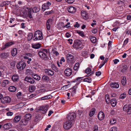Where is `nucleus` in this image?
<instances>
[{"label": "nucleus", "mask_w": 131, "mask_h": 131, "mask_svg": "<svg viewBox=\"0 0 131 131\" xmlns=\"http://www.w3.org/2000/svg\"><path fill=\"white\" fill-rule=\"evenodd\" d=\"M2 102L4 104L8 102V97H6L2 99L1 100Z\"/></svg>", "instance_id": "obj_28"}, {"label": "nucleus", "mask_w": 131, "mask_h": 131, "mask_svg": "<svg viewBox=\"0 0 131 131\" xmlns=\"http://www.w3.org/2000/svg\"><path fill=\"white\" fill-rule=\"evenodd\" d=\"M105 99L106 102L107 103L108 102H109L110 100L109 96L108 94H106L105 95Z\"/></svg>", "instance_id": "obj_50"}, {"label": "nucleus", "mask_w": 131, "mask_h": 131, "mask_svg": "<svg viewBox=\"0 0 131 131\" xmlns=\"http://www.w3.org/2000/svg\"><path fill=\"white\" fill-rule=\"evenodd\" d=\"M123 110L124 111L127 112L128 114H130L131 113V105H125L123 107Z\"/></svg>", "instance_id": "obj_6"}, {"label": "nucleus", "mask_w": 131, "mask_h": 131, "mask_svg": "<svg viewBox=\"0 0 131 131\" xmlns=\"http://www.w3.org/2000/svg\"><path fill=\"white\" fill-rule=\"evenodd\" d=\"M43 39L42 33L41 31L38 30L35 31L33 40L34 41L41 40Z\"/></svg>", "instance_id": "obj_2"}, {"label": "nucleus", "mask_w": 131, "mask_h": 131, "mask_svg": "<svg viewBox=\"0 0 131 131\" xmlns=\"http://www.w3.org/2000/svg\"><path fill=\"white\" fill-rule=\"evenodd\" d=\"M83 77H79L78 78H77L76 79H75L74 80V82H79L81 80H82V78H83Z\"/></svg>", "instance_id": "obj_46"}, {"label": "nucleus", "mask_w": 131, "mask_h": 131, "mask_svg": "<svg viewBox=\"0 0 131 131\" xmlns=\"http://www.w3.org/2000/svg\"><path fill=\"white\" fill-rule=\"evenodd\" d=\"M8 47V43H6L1 48V49L2 50H4Z\"/></svg>", "instance_id": "obj_48"}, {"label": "nucleus", "mask_w": 131, "mask_h": 131, "mask_svg": "<svg viewBox=\"0 0 131 131\" xmlns=\"http://www.w3.org/2000/svg\"><path fill=\"white\" fill-rule=\"evenodd\" d=\"M101 72L100 71L96 72L95 73V75L97 76H99L101 74Z\"/></svg>", "instance_id": "obj_63"}, {"label": "nucleus", "mask_w": 131, "mask_h": 131, "mask_svg": "<svg viewBox=\"0 0 131 131\" xmlns=\"http://www.w3.org/2000/svg\"><path fill=\"white\" fill-rule=\"evenodd\" d=\"M90 39L92 43H95L96 42V39L95 37L92 36H91L90 37Z\"/></svg>", "instance_id": "obj_23"}, {"label": "nucleus", "mask_w": 131, "mask_h": 131, "mask_svg": "<svg viewBox=\"0 0 131 131\" xmlns=\"http://www.w3.org/2000/svg\"><path fill=\"white\" fill-rule=\"evenodd\" d=\"M82 46L81 41L78 40H75L73 45V47L77 49L81 48Z\"/></svg>", "instance_id": "obj_4"}, {"label": "nucleus", "mask_w": 131, "mask_h": 131, "mask_svg": "<svg viewBox=\"0 0 131 131\" xmlns=\"http://www.w3.org/2000/svg\"><path fill=\"white\" fill-rule=\"evenodd\" d=\"M24 80L30 84H34L35 83V81L33 78L30 77H26L25 78Z\"/></svg>", "instance_id": "obj_8"}, {"label": "nucleus", "mask_w": 131, "mask_h": 131, "mask_svg": "<svg viewBox=\"0 0 131 131\" xmlns=\"http://www.w3.org/2000/svg\"><path fill=\"white\" fill-rule=\"evenodd\" d=\"M76 116V114L74 112L69 113L67 117L68 121L72 122L75 119Z\"/></svg>", "instance_id": "obj_3"}, {"label": "nucleus", "mask_w": 131, "mask_h": 131, "mask_svg": "<svg viewBox=\"0 0 131 131\" xmlns=\"http://www.w3.org/2000/svg\"><path fill=\"white\" fill-rule=\"evenodd\" d=\"M77 32L82 37H83L84 36V33L83 31H77Z\"/></svg>", "instance_id": "obj_44"}, {"label": "nucleus", "mask_w": 131, "mask_h": 131, "mask_svg": "<svg viewBox=\"0 0 131 131\" xmlns=\"http://www.w3.org/2000/svg\"><path fill=\"white\" fill-rule=\"evenodd\" d=\"M18 79V77L17 75H13L11 78L12 80L14 82H15Z\"/></svg>", "instance_id": "obj_30"}, {"label": "nucleus", "mask_w": 131, "mask_h": 131, "mask_svg": "<svg viewBox=\"0 0 131 131\" xmlns=\"http://www.w3.org/2000/svg\"><path fill=\"white\" fill-rule=\"evenodd\" d=\"M88 52L86 51H83L81 53L82 55L84 58H86L88 57Z\"/></svg>", "instance_id": "obj_31"}, {"label": "nucleus", "mask_w": 131, "mask_h": 131, "mask_svg": "<svg viewBox=\"0 0 131 131\" xmlns=\"http://www.w3.org/2000/svg\"><path fill=\"white\" fill-rule=\"evenodd\" d=\"M77 88V85H75V86L73 87V88L72 89H70V92H71V94L73 95H74L76 93V89Z\"/></svg>", "instance_id": "obj_17"}, {"label": "nucleus", "mask_w": 131, "mask_h": 131, "mask_svg": "<svg viewBox=\"0 0 131 131\" xmlns=\"http://www.w3.org/2000/svg\"><path fill=\"white\" fill-rule=\"evenodd\" d=\"M113 61L114 62V63L115 64H117L118 62L119 61V60L117 59H116L114 60Z\"/></svg>", "instance_id": "obj_64"}, {"label": "nucleus", "mask_w": 131, "mask_h": 131, "mask_svg": "<svg viewBox=\"0 0 131 131\" xmlns=\"http://www.w3.org/2000/svg\"><path fill=\"white\" fill-rule=\"evenodd\" d=\"M17 53V49L16 48H13L12 50L11 54L13 57L15 56Z\"/></svg>", "instance_id": "obj_27"}, {"label": "nucleus", "mask_w": 131, "mask_h": 131, "mask_svg": "<svg viewBox=\"0 0 131 131\" xmlns=\"http://www.w3.org/2000/svg\"><path fill=\"white\" fill-rule=\"evenodd\" d=\"M20 119V116H17L15 117L14 119V121L15 122H18Z\"/></svg>", "instance_id": "obj_39"}, {"label": "nucleus", "mask_w": 131, "mask_h": 131, "mask_svg": "<svg viewBox=\"0 0 131 131\" xmlns=\"http://www.w3.org/2000/svg\"><path fill=\"white\" fill-rule=\"evenodd\" d=\"M91 70L89 68H88L87 69L85 70V72L86 73H89L91 71Z\"/></svg>", "instance_id": "obj_56"}, {"label": "nucleus", "mask_w": 131, "mask_h": 131, "mask_svg": "<svg viewBox=\"0 0 131 131\" xmlns=\"http://www.w3.org/2000/svg\"><path fill=\"white\" fill-rule=\"evenodd\" d=\"M42 79L48 82L49 80V78L47 75H44L42 77Z\"/></svg>", "instance_id": "obj_43"}, {"label": "nucleus", "mask_w": 131, "mask_h": 131, "mask_svg": "<svg viewBox=\"0 0 131 131\" xmlns=\"http://www.w3.org/2000/svg\"><path fill=\"white\" fill-rule=\"evenodd\" d=\"M32 76L33 77V78L36 80H40V77L36 74L33 73V74H32Z\"/></svg>", "instance_id": "obj_22"}, {"label": "nucleus", "mask_w": 131, "mask_h": 131, "mask_svg": "<svg viewBox=\"0 0 131 131\" xmlns=\"http://www.w3.org/2000/svg\"><path fill=\"white\" fill-rule=\"evenodd\" d=\"M8 83V81L7 80H5L3 81V84L4 86H6Z\"/></svg>", "instance_id": "obj_47"}, {"label": "nucleus", "mask_w": 131, "mask_h": 131, "mask_svg": "<svg viewBox=\"0 0 131 131\" xmlns=\"http://www.w3.org/2000/svg\"><path fill=\"white\" fill-rule=\"evenodd\" d=\"M36 89V87L34 85H30L29 86V90L30 92H32L35 91Z\"/></svg>", "instance_id": "obj_34"}, {"label": "nucleus", "mask_w": 131, "mask_h": 131, "mask_svg": "<svg viewBox=\"0 0 131 131\" xmlns=\"http://www.w3.org/2000/svg\"><path fill=\"white\" fill-rule=\"evenodd\" d=\"M128 38H127L124 41V44H123V45L124 46H125L126 45L127 43L128 42Z\"/></svg>", "instance_id": "obj_58"}, {"label": "nucleus", "mask_w": 131, "mask_h": 131, "mask_svg": "<svg viewBox=\"0 0 131 131\" xmlns=\"http://www.w3.org/2000/svg\"><path fill=\"white\" fill-rule=\"evenodd\" d=\"M93 131H98V127L96 125H95L93 128Z\"/></svg>", "instance_id": "obj_55"}, {"label": "nucleus", "mask_w": 131, "mask_h": 131, "mask_svg": "<svg viewBox=\"0 0 131 131\" xmlns=\"http://www.w3.org/2000/svg\"><path fill=\"white\" fill-rule=\"evenodd\" d=\"M51 68H52V69L55 71H58L57 68L56 67V66L54 64H52V65Z\"/></svg>", "instance_id": "obj_52"}, {"label": "nucleus", "mask_w": 131, "mask_h": 131, "mask_svg": "<svg viewBox=\"0 0 131 131\" xmlns=\"http://www.w3.org/2000/svg\"><path fill=\"white\" fill-rule=\"evenodd\" d=\"M126 97V95L125 93H124L121 94L119 98L122 99H124Z\"/></svg>", "instance_id": "obj_49"}, {"label": "nucleus", "mask_w": 131, "mask_h": 131, "mask_svg": "<svg viewBox=\"0 0 131 131\" xmlns=\"http://www.w3.org/2000/svg\"><path fill=\"white\" fill-rule=\"evenodd\" d=\"M121 82L122 84L123 85H125L126 82V78L124 77H122V79L121 80Z\"/></svg>", "instance_id": "obj_35"}, {"label": "nucleus", "mask_w": 131, "mask_h": 131, "mask_svg": "<svg viewBox=\"0 0 131 131\" xmlns=\"http://www.w3.org/2000/svg\"><path fill=\"white\" fill-rule=\"evenodd\" d=\"M76 8L72 6L69 7L68 8V11L69 13H73L76 12Z\"/></svg>", "instance_id": "obj_12"}, {"label": "nucleus", "mask_w": 131, "mask_h": 131, "mask_svg": "<svg viewBox=\"0 0 131 131\" xmlns=\"http://www.w3.org/2000/svg\"><path fill=\"white\" fill-rule=\"evenodd\" d=\"M27 10L28 11V15L29 17L30 18L32 17V16L31 14V13L32 12V11H30V8L28 9V8H27Z\"/></svg>", "instance_id": "obj_54"}, {"label": "nucleus", "mask_w": 131, "mask_h": 131, "mask_svg": "<svg viewBox=\"0 0 131 131\" xmlns=\"http://www.w3.org/2000/svg\"><path fill=\"white\" fill-rule=\"evenodd\" d=\"M64 73L66 76H69L72 73V70L70 68H67L64 71Z\"/></svg>", "instance_id": "obj_10"}, {"label": "nucleus", "mask_w": 131, "mask_h": 131, "mask_svg": "<svg viewBox=\"0 0 131 131\" xmlns=\"http://www.w3.org/2000/svg\"><path fill=\"white\" fill-rule=\"evenodd\" d=\"M8 56L7 53L3 52L1 54L0 56L2 58L5 59Z\"/></svg>", "instance_id": "obj_25"}, {"label": "nucleus", "mask_w": 131, "mask_h": 131, "mask_svg": "<svg viewBox=\"0 0 131 131\" xmlns=\"http://www.w3.org/2000/svg\"><path fill=\"white\" fill-rule=\"evenodd\" d=\"M104 114L102 111H100L98 115V118L100 121L103 120L104 118Z\"/></svg>", "instance_id": "obj_11"}, {"label": "nucleus", "mask_w": 131, "mask_h": 131, "mask_svg": "<svg viewBox=\"0 0 131 131\" xmlns=\"http://www.w3.org/2000/svg\"><path fill=\"white\" fill-rule=\"evenodd\" d=\"M66 57L67 60L68 62H71L73 60L74 56L71 54H67L66 55Z\"/></svg>", "instance_id": "obj_14"}, {"label": "nucleus", "mask_w": 131, "mask_h": 131, "mask_svg": "<svg viewBox=\"0 0 131 131\" xmlns=\"http://www.w3.org/2000/svg\"><path fill=\"white\" fill-rule=\"evenodd\" d=\"M16 90V88L14 86H11L9 87V91L10 92H15Z\"/></svg>", "instance_id": "obj_32"}, {"label": "nucleus", "mask_w": 131, "mask_h": 131, "mask_svg": "<svg viewBox=\"0 0 131 131\" xmlns=\"http://www.w3.org/2000/svg\"><path fill=\"white\" fill-rule=\"evenodd\" d=\"M72 126V123L68 121H66L64 124L63 127L65 129H67L70 128Z\"/></svg>", "instance_id": "obj_7"}, {"label": "nucleus", "mask_w": 131, "mask_h": 131, "mask_svg": "<svg viewBox=\"0 0 131 131\" xmlns=\"http://www.w3.org/2000/svg\"><path fill=\"white\" fill-rule=\"evenodd\" d=\"M74 0H67L66 2L69 4H72L74 1Z\"/></svg>", "instance_id": "obj_59"}, {"label": "nucleus", "mask_w": 131, "mask_h": 131, "mask_svg": "<svg viewBox=\"0 0 131 131\" xmlns=\"http://www.w3.org/2000/svg\"><path fill=\"white\" fill-rule=\"evenodd\" d=\"M33 34L32 33H29L28 35V41L31 40L33 38Z\"/></svg>", "instance_id": "obj_40"}, {"label": "nucleus", "mask_w": 131, "mask_h": 131, "mask_svg": "<svg viewBox=\"0 0 131 131\" xmlns=\"http://www.w3.org/2000/svg\"><path fill=\"white\" fill-rule=\"evenodd\" d=\"M41 47V45L39 43H38L33 45H32L33 48L35 49H38Z\"/></svg>", "instance_id": "obj_36"}, {"label": "nucleus", "mask_w": 131, "mask_h": 131, "mask_svg": "<svg viewBox=\"0 0 131 131\" xmlns=\"http://www.w3.org/2000/svg\"><path fill=\"white\" fill-rule=\"evenodd\" d=\"M25 119L28 120L29 121L31 117V115L29 113H28L26 114L25 115Z\"/></svg>", "instance_id": "obj_38"}, {"label": "nucleus", "mask_w": 131, "mask_h": 131, "mask_svg": "<svg viewBox=\"0 0 131 131\" xmlns=\"http://www.w3.org/2000/svg\"><path fill=\"white\" fill-rule=\"evenodd\" d=\"M66 36L67 38H69L71 37V35L68 32H67L66 34Z\"/></svg>", "instance_id": "obj_62"}, {"label": "nucleus", "mask_w": 131, "mask_h": 131, "mask_svg": "<svg viewBox=\"0 0 131 131\" xmlns=\"http://www.w3.org/2000/svg\"><path fill=\"white\" fill-rule=\"evenodd\" d=\"M28 121V120L25 118L21 120L20 122V123L21 125H26L27 124Z\"/></svg>", "instance_id": "obj_19"}, {"label": "nucleus", "mask_w": 131, "mask_h": 131, "mask_svg": "<svg viewBox=\"0 0 131 131\" xmlns=\"http://www.w3.org/2000/svg\"><path fill=\"white\" fill-rule=\"evenodd\" d=\"M96 110L94 108L92 109L89 113V115L90 117H92L95 113Z\"/></svg>", "instance_id": "obj_26"}, {"label": "nucleus", "mask_w": 131, "mask_h": 131, "mask_svg": "<svg viewBox=\"0 0 131 131\" xmlns=\"http://www.w3.org/2000/svg\"><path fill=\"white\" fill-rule=\"evenodd\" d=\"M39 110H40L42 111V112L43 114H44L46 113L47 111L48 108L46 106H42L39 109Z\"/></svg>", "instance_id": "obj_16"}, {"label": "nucleus", "mask_w": 131, "mask_h": 131, "mask_svg": "<svg viewBox=\"0 0 131 131\" xmlns=\"http://www.w3.org/2000/svg\"><path fill=\"white\" fill-rule=\"evenodd\" d=\"M3 128L5 130H7L8 129V123L5 124L3 126Z\"/></svg>", "instance_id": "obj_53"}, {"label": "nucleus", "mask_w": 131, "mask_h": 131, "mask_svg": "<svg viewBox=\"0 0 131 131\" xmlns=\"http://www.w3.org/2000/svg\"><path fill=\"white\" fill-rule=\"evenodd\" d=\"M111 131H117V128L115 127H113L111 128Z\"/></svg>", "instance_id": "obj_60"}, {"label": "nucleus", "mask_w": 131, "mask_h": 131, "mask_svg": "<svg viewBox=\"0 0 131 131\" xmlns=\"http://www.w3.org/2000/svg\"><path fill=\"white\" fill-rule=\"evenodd\" d=\"M79 63H77L75 64L74 67L73 69L74 70H77L79 68Z\"/></svg>", "instance_id": "obj_42"}, {"label": "nucleus", "mask_w": 131, "mask_h": 131, "mask_svg": "<svg viewBox=\"0 0 131 131\" xmlns=\"http://www.w3.org/2000/svg\"><path fill=\"white\" fill-rule=\"evenodd\" d=\"M80 26L79 24L77 22H76L75 24L74 25V26L75 27H79Z\"/></svg>", "instance_id": "obj_61"}, {"label": "nucleus", "mask_w": 131, "mask_h": 131, "mask_svg": "<svg viewBox=\"0 0 131 131\" xmlns=\"http://www.w3.org/2000/svg\"><path fill=\"white\" fill-rule=\"evenodd\" d=\"M49 8V7L47 6L46 4H43L42 6V10L43 11H45L46 9Z\"/></svg>", "instance_id": "obj_29"}, {"label": "nucleus", "mask_w": 131, "mask_h": 131, "mask_svg": "<svg viewBox=\"0 0 131 131\" xmlns=\"http://www.w3.org/2000/svg\"><path fill=\"white\" fill-rule=\"evenodd\" d=\"M53 20L52 19H49L47 21L46 23V27L47 29L49 30L50 29V26L52 24Z\"/></svg>", "instance_id": "obj_9"}, {"label": "nucleus", "mask_w": 131, "mask_h": 131, "mask_svg": "<svg viewBox=\"0 0 131 131\" xmlns=\"http://www.w3.org/2000/svg\"><path fill=\"white\" fill-rule=\"evenodd\" d=\"M53 11L52 10H51L50 11H47L45 12V14L46 15H49L53 13Z\"/></svg>", "instance_id": "obj_57"}, {"label": "nucleus", "mask_w": 131, "mask_h": 131, "mask_svg": "<svg viewBox=\"0 0 131 131\" xmlns=\"http://www.w3.org/2000/svg\"><path fill=\"white\" fill-rule=\"evenodd\" d=\"M111 103L113 107H114L115 106L117 103L116 99L115 98L111 99Z\"/></svg>", "instance_id": "obj_20"}, {"label": "nucleus", "mask_w": 131, "mask_h": 131, "mask_svg": "<svg viewBox=\"0 0 131 131\" xmlns=\"http://www.w3.org/2000/svg\"><path fill=\"white\" fill-rule=\"evenodd\" d=\"M49 95L45 96L43 97H41L40 99L41 100H45L48 99H50L51 98V97H49Z\"/></svg>", "instance_id": "obj_41"}, {"label": "nucleus", "mask_w": 131, "mask_h": 131, "mask_svg": "<svg viewBox=\"0 0 131 131\" xmlns=\"http://www.w3.org/2000/svg\"><path fill=\"white\" fill-rule=\"evenodd\" d=\"M44 71L46 74L48 75L52 76L54 74V72L51 70L45 69Z\"/></svg>", "instance_id": "obj_13"}, {"label": "nucleus", "mask_w": 131, "mask_h": 131, "mask_svg": "<svg viewBox=\"0 0 131 131\" xmlns=\"http://www.w3.org/2000/svg\"><path fill=\"white\" fill-rule=\"evenodd\" d=\"M26 65V64L23 62H20L17 65V68L20 71L23 70Z\"/></svg>", "instance_id": "obj_5"}, {"label": "nucleus", "mask_w": 131, "mask_h": 131, "mask_svg": "<svg viewBox=\"0 0 131 131\" xmlns=\"http://www.w3.org/2000/svg\"><path fill=\"white\" fill-rule=\"evenodd\" d=\"M116 122V119L114 118H112L110 120V123L111 124H114Z\"/></svg>", "instance_id": "obj_51"}, {"label": "nucleus", "mask_w": 131, "mask_h": 131, "mask_svg": "<svg viewBox=\"0 0 131 131\" xmlns=\"http://www.w3.org/2000/svg\"><path fill=\"white\" fill-rule=\"evenodd\" d=\"M30 11H32V12L34 13H37L39 10V9L37 7H35L33 8H30Z\"/></svg>", "instance_id": "obj_18"}, {"label": "nucleus", "mask_w": 131, "mask_h": 131, "mask_svg": "<svg viewBox=\"0 0 131 131\" xmlns=\"http://www.w3.org/2000/svg\"><path fill=\"white\" fill-rule=\"evenodd\" d=\"M111 87L113 88H118L119 87V85L118 83L116 82L112 83L110 84Z\"/></svg>", "instance_id": "obj_15"}, {"label": "nucleus", "mask_w": 131, "mask_h": 131, "mask_svg": "<svg viewBox=\"0 0 131 131\" xmlns=\"http://www.w3.org/2000/svg\"><path fill=\"white\" fill-rule=\"evenodd\" d=\"M127 70V67L126 66H123L122 69V72H125Z\"/></svg>", "instance_id": "obj_45"}, {"label": "nucleus", "mask_w": 131, "mask_h": 131, "mask_svg": "<svg viewBox=\"0 0 131 131\" xmlns=\"http://www.w3.org/2000/svg\"><path fill=\"white\" fill-rule=\"evenodd\" d=\"M25 74H26L28 75H32V74H33L31 70L29 69H27L26 70Z\"/></svg>", "instance_id": "obj_24"}, {"label": "nucleus", "mask_w": 131, "mask_h": 131, "mask_svg": "<svg viewBox=\"0 0 131 131\" xmlns=\"http://www.w3.org/2000/svg\"><path fill=\"white\" fill-rule=\"evenodd\" d=\"M83 18L84 19H86L88 18V15L87 14L86 12L85 11H82L81 12Z\"/></svg>", "instance_id": "obj_21"}, {"label": "nucleus", "mask_w": 131, "mask_h": 131, "mask_svg": "<svg viewBox=\"0 0 131 131\" xmlns=\"http://www.w3.org/2000/svg\"><path fill=\"white\" fill-rule=\"evenodd\" d=\"M84 82H85L88 83H90L92 82V79L90 77H88L85 78L83 79Z\"/></svg>", "instance_id": "obj_37"}, {"label": "nucleus", "mask_w": 131, "mask_h": 131, "mask_svg": "<svg viewBox=\"0 0 131 131\" xmlns=\"http://www.w3.org/2000/svg\"><path fill=\"white\" fill-rule=\"evenodd\" d=\"M63 23H59L58 25H57V28L59 29H62V28H64V26L63 25Z\"/></svg>", "instance_id": "obj_33"}, {"label": "nucleus", "mask_w": 131, "mask_h": 131, "mask_svg": "<svg viewBox=\"0 0 131 131\" xmlns=\"http://www.w3.org/2000/svg\"><path fill=\"white\" fill-rule=\"evenodd\" d=\"M48 51V50L46 49H42L39 51L38 55L42 59H46L47 58V55Z\"/></svg>", "instance_id": "obj_1"}]
</instances>
